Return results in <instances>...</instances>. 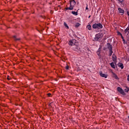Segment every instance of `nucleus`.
<instances>
[{"label": "nucleus", "mask_w": 129, "mask_h": 129, "mask_svg": "<svg viewBox=\"0 0 129 129\" xmlns=\"http://www.w3.org/2000/svg\"><path fill=\"white\" fill-rule=\"evenodd\" d=\"M93 29H98V30H100V29H102L103 28V26L101 23H95L92 26Z\"/></svg>", "instance_id": "obj_1"}, {"label": "nucleus", "mask_w": 129, "mask_h": 129, "mask_svg": "<svg viewBox=\"0 0 129 129\" xmlns=\"http://www.w3.org/2000/svg\"><path fill=\"white\" fill-rule=\"evenodd\" d=\"M107 45V48L109 50V56H110L111 55H112V53H113V51H112V45L109 43H108Z\"/></svg>", "instance_id": "obj_2"}, {"label": "nucleus", "mask_w": 129, "mask_h": 129, "mask_svg": "<svg viewBox=\"0 0 129 129\" xmlns=\"http://www.w3.org/2000/svg\"><path fill=\"white\" fill-rule=\"evenodd\" d=\"M102 38V33H98L95 35V40L96 41H100Z\"/></svg>", "instance_id": "obj_3"}, {"label": "nucleus", "mask_w": 129, "mask_h": 129, "mask_svg": "<svg viewBox=\"0 0 129 129\" xmlns=\"http://www.w3.org/2000/svg\"><path fill=\"white\" fill-rule=\"evenodd\" d=\"M117 91L118 92H119L120 94H122V95H123V96L126 95L125 93H124V91H123V90H122V89L119 87H117Z\"/></svg>", "instance_id": "obj_4"}, {"label": "nucleus", "mask_w": 129, "mask_h": 129, "mask_svg": "<svg viewBox=\"0 0 129 129\" xmlns=\"http://www.w3.org/2000/svg\"><path fill=\"white\" fill-rule=\"evenodd\" d=\"M76 40L75 39H72V40H70L69 41V45H70V46H74L75 45V44H76Z\"/></svg>", "instance_id": "obj_5"}, {"label": "nucleus", "mask_w": 129, "mask_h": 129, "mask_svg": "<svg viewBox=\"0 0 129 129\" xmlns=\"http://www.w3.org/2000/svg\"><path fill=\"white\" fill-rule=\"evenodd\" d=\"M80 47L79 46H76L74 47H73V50L74 51H76V52H80Z\"/></svg>", "instance_id": "obj_6"}, {"label": "nucleus", "mask_w": 129, "mask_h": 129, "mask_svg": "<svg viewBox=\"0 0 129 129\" xmlns=\"http://www.w3.org/2000/svg\"><path fill=\"white\" fill-rule=\"evenodd\" d=\"M100 76L101 77H104V78H107V75H106V74L102 73V72H100Z\"/></svg>", "instance_id": "obj_7"}, {"label": "nucleus", "mask_w": 129, "mask_h": 129, "mask_svg": "<svg viewBox=\"0 0 129 129\" xmlns=\"http://www.w3.org/2000/svg\"><path fill=\"white\" fill-rule=\"evenodd\" d=\"M118 11L120 14H121L122 15L124 14V10L120 8H118Z\"/></svg>", "instance_id": "obj_8"}, {"label": "nucleus", "mask_w": 129, "mask_h": 129, "mask_svg": "<svg viewBox=\"0 0 129 129\" xmlns=\"http://www.w3.org/2000/svg\"><path fill=\"white\" fill-rule=\"evenodd\" d=\"M70 5L71 6H73V7H74L75 5H76V2H75V0H72L70 1Z\"/></svg>", "instance_id": "obj_9"}, {"label": "nucleus", "mask_w": 129, "mask_h": 129, "mask_svg": "<svg viewBox=\"0 0 129 129\" xmlns=\"http://www.w3.org/2000/svg\"><path fill=\"white\" fill-rule=\"evenodd\" d=\"M124 33H125V34H127V35H128V34H129V25L126 28V29H125Z\"/></svg>", "instance_id": "obj_10"}, {"label": "nucleus", "mask_w": 129, "mask_h": 129, "mask_svg": "<svg viewBox=\"0 0 129 129\" xmlns=\"http://www.w3.org/2000/svg\"><path fill=\"white\" fill-rule=\"evenodd\" d=\"M118 66L120 67L121 69H123V64H122V63L121 62L118 63Z\"/></svg>", "instance_id": "obj_11"}, {"label": "nucleus", "mask_w": 129, "mask_h": 129, "mask_svg": "<svg viewBox=\"0 0 129 129\" xmlns=\"http://www.w3.org/2000/svg\"><path fill=\"white\" fill-rule=\"evenodd\" d=\"M112 60L113 61H116V56H115V54H113L112 55Z\"/></svg>", "instance_id": "obj_12"}, {"label": "nucleus", "mask_w": 129, "mask_h": 129, "mask_svg": "<svg viewBox=\"0 0 129 129\" xmlns=\"http://www.w3.org/2000/svg\"><path fill=\"white\" fill-rule=\"evenodd\" d=\"M72 14H73V15H74L75 16H78V12L77 11V12L72 11Z\"/></svg>", "instance_id": "obj_13"}, {"label": "nucleus", "mask_w": 129, "mask_h": 129, "mask_svg": "<svg viewBox=\"0 0 129 129\" xmlns=\"http://www.w3.org/2000/svg\"><path fill=\"white\" fill-rule=\"evenodd\" d=\"M87 29H88V30H89V31H91V30H92V29L91 28V26L90 25H88L87 26Z\"/></svg>", "instance_id": "obj_14"}, {"label": "nucleus", "mask_w": 129, "mask_h": 129, "mask_svg": "<svg viewBox=\"0 0 129 129\" xmlns=\"http://www.w3.org/2000/svg\"><path fill=\"white\" fill-rule=\"evenodd\" d=\"M110 66L112 67V68H113L114 69V68H115V65H114V63L112 62L110 63Z\"/></svg>", "instance_id": "obj_15"}, {"label": "nucleus", "mask_w": 129, "mask_h": 129, "mask_svg": "<svg viewBox=\"0 0 129 129\" xmlns=\"http://www.w3.org/2000/svg\"><path fill=\"white\" fill-rule=\"evenodd\" d=\"M13 39H14L15 41H20V38H17V36H14Z\"/></svg>", "instance_id": "obj_16"}, {"label": "nucleus", "mask_w": 129, "mask_h": 129, "mask_svg": "<svg viewBox=\"0 0 129 129\" xmlns=\"http://www.w3.org/2000/svg\"><path fill=\"white\" fill-rule=\"evenodd\" d=\"M74 8V6L70 5V7H69V9H70V11H73Z\"/></svg>", "instance_id": "obj_17"}, {"label": "nucleus", "mask_w": 129, "mask_h": 129, "mask_svg": "<svg viewBox=\"0 0 129 129\" xmlns=\"http://www.w3.org/2000/svg\"><path fill=\"white\" fill-rule=\"evenodd\" d=\"M121 38L122 39V41L123 42V44H126V42H125V40H124V38H123V36H121Z\"/></svg>", "instance_id": "obj_18"}, {"label": "nucleus", "mask_w": 129, "mask_h": 129, "mask_svg": "<svg viewBox=\"0 0 129 129\" xmlns=\"http://www.w3.org/2000/svg\"><path fill=\"white\" fill-rule=\"evenodd\" d=\"M63 25H64V26L66 28H67V29H68V28H69V27L68 25H67V23L64 22Z\"/></svg>", "instance_id": "obj_19"}, {"label": "nucleus", "mask_w": 129, "mask_h": 129, "mask_svg": "<svg viewBox=\"0 0 129 129\" xmlns=\"http://www.w3.org/2000/svg\"><path fill=\"white\" fill-rule=\"evenodd\" d=\"M80 26V24L79 23H77L76 24L75 27L76 28H78Z\"/></svg>", "instance_id": "obj_20"}, {"label": "nucleus", "mask_w": 129, "mask_h": 129, "mask_svg": "<svg viewBox=\"0 0 129 129\" xmlns=\"http://www.w3.org/2000/svg\"><path fill=\"white\" fill-rule=\"evenodd\" d=\"M125 92H128L129 91V88L126 87V88L124 89Z\"/></svg>", "instance_id": "obj_21"}, {"label": "nucleus", "mask_w": 129, "mask_h": 129, "mask_svg": "<svg viewBox=\"0 0 129 129\" xmlns=\"http://www.w3.org/2000/svg\"><path fill=\"white\" fill-rule=\"evenodd\" d=\"M117 35H118L119 36H120L121 37V36H122V34L119 32V31H117Z\"/></svg>", "instance_id": "obj_22"}, {"label": "nucleus", "mask_w": 129, "mask_h": 129, "mask_svg": "<svg viewBox=\"0 0 129 129\" xmlns=\"http://www.w3.org/2000/svg\"><path fill=\"white\" fill-rule=\"evenodd\" d=\"M126 121L129 123V116H128V118H126Z\"/></svg>", "instance_id": "obj_23"}, {"label": "nucleus", "mask_w": 129, "mask_h": 129, "mask_svg": "<svg viewBox=\"0 0 129 129\" xmlns=\"http://www.w3.org/2000/svg\"><path fill=\"white\" fill-rule=\"evenodd\" d=\"M66 69H67V70H68L69 69V66H68V65H67V66L66 67Z\"/></svg>", "instance_id": "obj_24"}, {"label": "nucleus", "mask_w": 129, "mask_h": 129, "mask_svg": "<svg viewBox=\"0 0 129 129\" xmlns=\"http://www.w3.org/2000/svg\"><path fill=\"white\" fill-rule=\"evenodd\" d=\"M51 95H52V94H51V93H49L47 94V95H48V96L49 97H50V96H51Z\"/></svg>", "instance_id": "obj_25"}, {"label": "nucleus", "mask_w": 129, "mask_h": 129, "mask_svg": "<svg viewBox=\"0 0 129 129\" xmlns=\"http://www.w3.org/2000/svg\"><path fill=\"white\" fill-rule=\"evenodd\" d=\"M71 9L69 8V7L66 8L65 9L66 11H67V10H71Z\"/></svg>", "instance_id": "obj_26"}, {"label": "nucleus", "mask_w": 129, "mask_h": 129, "mask_svg": "<svg viewBox=\"0 0 129 129\" xmlns=\"http://www.w3.org/2000/svg\"><path fill=\"white\" fill-rule=\"evenodd\" d=\"M114 77L115 79H118V77H117V76L115 75Z\"/></svg>", "instance_id": "obj_27"}, {"label": "nucleus", "mask_w": 129, "mask_h": 129, "mask_svg": "<svg viewBox=\"0 0 129 129\" xmlns=\"http://www.w3.org/2000/svg\"><path fill=\"white\" fill-rule=\"evenodd\" d=\"M119 3H123V0H118Z\"/></svg>", "instance_id": "obj_28"}, {"label": "nucleus", "mask_w": 129, "mask_h": 129, "mask_svg": "<svg viewBox=\"0 0 129 129\" xmlns=\"http://www.w3.org/2000/svg\"><path fill=\"white\" fill-rule=\"evenodd\" d=\"M127 41H129V35L127 36Z\"/></svg>", "instance_id": "obj_29"}, {"label": "nucleus", "mask_w": 129, "mask_h": 129, "mask_svg": "<svg viewBox=\"0 0 129 129\" xmlns=\"http://www.w3.org/2000/svg\"><path fill=\"white\" fill-rule=\"evenodd\" d=\"M127 15H128V16L129 17V12L128 11L127 12Z\"/></svg>", "instance_id": "obj_30"}, {"label": "nucleus", "mask_w": 129, "mask_h": 129, "mask_svg": "<svg viewBox=\"0 0 129 129\" xmlns=\"http://www.w3.org/2000/svg\"><path fill=\"white\" fill-rule=\"evenodd\" d=\"M97 54L99 56V55H100L99 51H97Z\"/></svg>", "instance_id": "obj_31"}, {"label": "nucleus", "mask_w": 129, "mask_h": 129, "mask_svg": "<svg viewBox=\"0 0 129 129\" xmlns=\"http://www.w3.org/2000/svg\"><path fill=\"white\" fill-rule=\"evenodd\" d=\"M86 10H88V7H87L86 8Z\"/></svg>", "instance_id": "obj_32"}, {"label": "nucleus", "mask_w": 129, "mask_h": 129, "mask_svg": "<svg viewBox=\"0 0 129 129\" xmlns=\"http://www.w3.org/2000/svg\"><path fill=\"white\" fill-rule=\"evenodd\" d=\"M8 80H10V78L9 77L7 78Z\"/></svg>", "instance_id": "obj_33"}, {"label": "nucleus", "mask_w": 129, "mask_h": 129, "mask_svg": "<svg viewBox=\"0 0 129 129\" xmlns=\"http://www.w3.org/2000/svg\"><path fill=\"white\" fill-rule=\"evenodd\" d=\"M89 18H90V16H89Z\"/></svg>", "instance_id": "obj_34"}]
</instances>
